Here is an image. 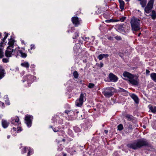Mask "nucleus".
Wrapping results in <instances>:
<instances>
[{
  "label": "nucleus",
  "mask_w": 156,
  "mask_h": 156,
  "mask_svg": "<svg viewBox=\"0 0 156 156\" xmlns=\"http://www.w3.org/2000/svg\"><path fill=\"white\" fill-rule=\"evenodd\" d=\"M14 41L12 39H10L8 43L9 46L7 47V50H6L5 54L6 57H9L11 56L12 53H15L17 55H21V56L23 58H25L27 56V55L25 53H23L20 50H18L17 49H13V46Z\"/></svg>",
  "instance_id": "nucleus-1"
},
{
  "label": "nucleus",
  "mask_w": 156,
  "mask_h": 156,
  "mask_svg": "<svg viewBox=\"0 0 156 156\" xmlns=\"http://www.w3.org/2000/svg\"><path fill=\"white\" fill-rule=\"evenodd\" d=\"M148 144L147 140L144 139H142L135 141L132 144H129L128 146L131 148L136 149L143 146L147 145Z\"/></svg>",
  "instance_id": "nucleus-2"
},
{
  "label": "nucleus",
  "mask_w": 156,
  "mask_h": 156,
  "mask_svg": "<svg viewBox=\"0 0 156 156\" xmlns=\"http://www.w3.org/2000/svg\"><path fill=\"white\" fill-rule=\"evenodd\" d=\"M140 20L135 17H133L131 20L130 23L132 30L137 31L140 30Z\"/></svg>",
  "instance_id": "nucleus-3"
},
{
  "label": "nucleus",
  "mask_w": 156,
  "mask_h": 156,
  "mask_svg": "<svg viewBox=\"0 0 156 156\" xmlns=\"http://www.w3.org/2000/svg\"><path fill=\"white\" fill-rule=\"evenodd\" d=\"M114 89L112 87H108L103 92V94L106 97H110L113 94Z\"/></svg>",
  "instance_id": "nucleus-4"
},
{
  "label": "nucleus",
  "mask_w": 156,
  "mask_h": 156,
  "mask_svg": "<svg viewBox=\"0 0 156 156\" xmlns=\"http://www.w3.org/2000/svg\"><path fill=\"white\" fill-rule=\"evenodd\" d=\"M84 94L81 93L79 98L77 99L76 101V105L77 106L81 107L84 101Z\"/></svg>",
  "instance_id": "nucleus-5"
},
{
  "label": "nucleus",
  "mask_w": 156,
  "mask_h": 156,
  "mask_svg": "<svg viewBox=\"0 0 156 156\" xmlns=\"http://www.w3.org/2000/svg\"><path fill=\"white\" fill-rule=\"evenodd\" d=\"M129 81L131 84L134 85H136L139 83V80L137 76L133 75V77L129 80Z\"/></svg>",
  "instance_id": "nucleus-6"
},
{
  "label": "nucleus",
  "mask_w": 156,
  "mask_h": 156,
  "mask_svg": "<svg viewBox=\"0 0 156 156\" xmlns=\"http://www.w3.org/2000/svg\"><path fill=\"white\" fill-rule=\"evenodd\" d=\"M32 119V117L30 115H26L25 118V122L28 127H30L31 126V120Z\"/></svg>",
  "instance_id": "nucleus-7"
},
{
  "label": "nucleus",
  "mask_w": 156,
  "mask_h": 156,
  "mask_svg": "<svg viewBox=\"0 0 156 156\" xmlns=\"http://www.w3.org/2000/svg\"><path fill=\"white\" fill-rule=\"evenodd\" d=\"M108 77L110 81L113 82H116L118 80V77L112 73H109L108 75Z\"/></svg>",
  "instance_id": "nucleus-8"
},
{
  "label": "nucleus",
  "mask_w": 156,
  "mask_h": 156,
  "mask_svg": "<svg viewBox=\"0 0 156 156\" xmlns=\"http://www.w3.org/2000/svg\"><path fill=\"white\" fill-rule=\"evenodd\" d=\"M133 75L132 74L127 72H125L123 73V76L126 78L125 79L128 81L133 77Z\"/></svg>",
  "instance_id": "nucleus-9"
},
{
  "label": "nucleus",
  "mask_w": 156,
  "mask_h": 156,
  "mask_svg": "<svg viewBox=\"0 0 156 156\" xmlns=\"http://www.w3.org/2000/svg\"><path fill=\"white\" fill-rule=\"evenodd\" d=\"M11 123L12 124L16 125L20 123L19 122V119L18 117H15L11 118Z\"/></svg>",
  "instance_id": "nucleus-10"
},
{
  "label": "nucleus",
  "mask_w": 156,
  "mask_h": 156,
  "mask_svg": "<svg viewBox=\"0 0 156 156\" xmlns=\"http://www.w3.org/2000/svg\"><path fill=\"white\" fill-rule=\"evenodd\" d=\"M72 20L73 24H75V26H77L80 24V20L76 17H73Z\"/></svg>",
  "instance_id": "nucleus-11"
},
{
  "label": "nucleus",
  "mask_w": 156,
  "mask_h": 156,
  "mask_svg": "<svg viewBox=\"0 0 156 156\" xmlns=\"http://www.w3.org/2000/svg\"><path fill=\"white\" fill-rule=\"evenodd\" d=\"M21 129L20 127H19L18 128L17 130H16V128L13 127L12 129L11 130L12 134L15 136L16 135L17 133H19L21 131Z\"/></svg>",
  "instance_id": "nucleus-12"
},
{
  "label": "nucleus",
  "mask_w": 156,
  "mask_h": 156,
  "mask_svg": "<svg viewBox=\"0 0 156 156\" xmlns=\"http://www.w3.org/2000/svg\"><path fill=\"white\" fill-rule=\"evenodd\" d=\"M9 124V122L5 120H2V126L5 128H6L8 127Z\"/></svg>",
  "instance_id": "nucleus-13"
},
{
  "label": "nucleus",
  "mask_w": 156,
  "mask_h": 156,
  "mask_svg": "<svg viewBox=\"0 0 156 156\" xmlns=\"http://www.w3.org/2000/svg\"><path fill=\"white\" fill-rule=\"evenodd\" d=\"M131 97L134 100L135 102L136 103H138L139 102L138 98L134 94H132L131 95Z\"/></svg>",
  "instance_id": "nucleus-14"
},
{
  "label": "nucleus",
  "mask_w": 156,
  "mask_h": 156,
  "mask_svg": "<svg viewBox=\"0 0 156 156\" xmlns=\"http://www.w3.org/2000/svg\"><path fill=\"white\" fill-rule=\"evenodd\" d=\"M154 0H150L148 2L147 6L152 9L153 7Z\"/></svg>",
  "instance_id": "nucleus-15"
},
{
  "label": "nucleus",
  "mask_w": 156,
  "mask_h": 156,
  "mask_svg": "<svg viewBox=\"0 0 156 156\" xmlns=\"http://www.w3.org/2000/svg\"><path fill=\"white\" fill-rule=\"evenodd\" d=\"M119 2L120 4V8L122 10L124 7V2L123 1L121 0H119Z\"/></svg>",
  "instance_id": "nucleus-16"
},
{
  "label": "nucleus",
  "mask_w": 156,
  "mask_h": 156,
  "mask_svg": "<svg viewBox=\"0 0 156 156\" xmlns=\"http://www.w3.org/2000/svg\"><path fill=\"white\" fill-rule=\"evenodd\" d=\"M150 76L151 79L155 82H156V73H152L151 74Z\"/></svg>",
  "instance_id": "nucleus-17"
},
{
  "label": "nucleus",
  "mask_w": 156,
  "mask_h": 156,
  "mask_svg": "<svg viewBox=\"0 0 156 156\" xmlns=\"http://www.w3.org/2000/svg\"><path fill=\"white\" fill-rule=\"evenodd\" d=\"M4 76V70L2 67L0 66V79H2Z\"/></svg>",
  "instance_id": "nucleus-18"
},
{
  "label": "nucleus",
  "mask_w": 156,
  "mask_h": 156,
  "mask_svg": "<svg viewBox=\"0 0 156 156\" xmlns=\"http://www.w3.org/2000/svg\"><path fill=\"white\" fill-rule=\"evenodd\" d=\"M21 66L25 67L27 68H28L29 67V64L28 62H25L23 63H21Z\"/></svg>",
  "instance_id": "nucleus-19"
},
{
  "label": "nucleus",
  "mask_w": 156,
  "mask_h": 156,
  "mask_svg": "<svg viewBox=\"0 0 156 156\" xmlns=\"http://www.w3.org/2000/svg\"><path fill=\"white\" fill-rule=\"evenodd\" d=\"M149 107V109L151 112L153 113H155L156 112V107L155 106H152L150 105Z\"/></svg>",
  "instance_id": "nucleus-20"
},
{
  "label": "nucleus",
  "mask_w": 156,
  "mask_h": 156,
  "mask_svg": "<svg viewBox=\"0 0 156 156\" xmlns=\"http://www.w3.org/2000/svg\"><path fill=\"white\" fill-rule=\"evenodd\" d=\"M140 2V4L142 5V6L144 7L146 5L147 3L146 0H141Z\"/></svg>",
  "instance_id": "nucleus-21"
},
{
  "label": "nucleus",
  "mask_w": 156,
  "mask_h": 156,
  "mask_svg": "<svg viewBox=\"0 0 156 156\" xmlns=\"http://www.w3.org/2000/svg\"><path fill=\"white\" fill-rule=\"evenodd\" d=\"M118 29L119 31L120 32H123L124 31L123 27L122 25H119L118 27Z\"/></svg>",
  "instance_id": "nucleus-22"
},
{
  "label": "nucleus",
  "mask_w": 156,
  "mask_h": 156,
  "mask_svg": "<svg viewBox=\"0 0 156 156\" xmlns=\"http://www.w3.org/2000/svg\"><path fill=\"white\" fill-rule=\"evenodd\" d=\"M4 56L3 49L2 48H0V58L3 57Z\"/></svg>",
  "instance_id": "nucleus-23"
},
{
  "label": "nucleus",
  "mask_w": 156,
  "mask_h": 156,
  "mask_svg": "<svg viewBox=\"0 0 156 156\" xmlns=\"http://www.w3.org/2000/svg\"><path fill=\"white\" fill-rule=\"evenodd\" d=\"M151 9L148 7L147 6L145 8L144 11L145 12L147 13H149L151 12Z\"/></svg>",
  "instance_id": "nucleus-24"
},
{
  "label": "nucleus",
  "mask_w": 156,
  "mask_h": 156,
  "mask_svg": "<svg viewBox=\"0 0 156 156\" xmlns=\"http://www.w3.org/2000/svg\"><path fill=\"white\" fill-rule=\"evenodd\" d=\"M125 117L126 119H127V120L129 121L133 119V116L132 115H127Z\"/></svg>",
  "instance_id": "nucleus-25"
},
{
  "label": "nucleus",
  "mask_w": 156,
  "mask_h": 156,
  "mask_svg": "<svg viewBox=\"0 0 156 156\" xmlns=\"http://www.w3.org/2000/svg\"><path fill=\"white\" fill-rule=\"evenodd\" d=\"M151 16L153 19H154L156 17V12L154 10L152 11V15Z\"/></svg>",
  "instance_id": "nucleus-26"
},
{
  "label": "nucleus",
  "mask_w": 156,
  "mask_h": 156,
  "mask_svg": "<svg viewBox=\"0 0 156 156\" xmlns=\"http://www.w3.org/2000/svg\"><path fill=\"white\" fill-rule=\"evenodd\" d=\"M73 76L75 78H77L78 77V74L76 71H75L73 73Z\"/></svg>",
  "instance_id": "nucleus-27"
},
{
  "label": "nucleus",
  "mask_w": 156,
  "mask_h": 156,
  "mask_svg": "<svg viewBox=\"0 0 156 156\" xmlns=\"http://www.w3.org/2000/svg\"><path fill=\"white\" fill-rule=\"evenodd\" d=\"M123 129V125L120 124L118 126V130L120 131L122 130Z\"/></svg>",
  "instance_id": "nucleus-28"
},
{
  "label": "nucleus",
  "mask_w": 156,
  "mask_h": 156,
  "mask_svg": "<svg viewBox=\"0 0 156 156\" xmlns=\"http://www.w3.org/2000/svg\"><path fill=\"white\" fill-rule=\"evenodd\" d=\"M94 86V84L93 83H90L89 84L88 87L90 88H93Z\"/></svg>",
  "instance_id": "nucleus-29"
},
{
  "label": "nucleus",
  "mask_w": 156,
  "mask_h": 156,
  "mask_svg": "<svg viewBox=\"0 0 156 156\" xmlns=\"http://www.w3.org/2000/svg\"><path fill=\"white\" fill-rule=\"evenodd\" d=\"M103 55V54H100L98 56V58L100 60H101L104 57Z\"/></svg>",
  "instance_id": "nucleus-30"
},
{
  "label": "nucleus",
  "mask_w": 156,
  "mask_h": 156,
  "mask_svg": "<svg viewBox=\"0 0 156 156\" xmlns=\"http://www.w3.org/2000/svg\"><path fill=\"white\" fill-rule=\"evenodd\" d=\"M33 151V150L32 149H31L30 148H29V152L27 154V156H29L30 155V153L31 154L32 153Z\"/></svg>",
  "instance_id": "nucleus-31"
},
{
  "label": "nucleus",
  "mask_w": 156,
  "mask_h": 156,
  "mask_svg": "<svg viewBox=\"0 0 156 156\" xmlns=\"http://www.w3.org/2000/svg\"><path fill=\"white\" fill-rule=\"evenodd\" d=\"M126 19V17H123L120 18V21L121 22L124 21V20Z\"/></svg>",
  "instance_id": "nucleus-32"
},
{
  "label": "nucleus",
  "mask_w": 156,
  "mask_h": 156,
  "mask_svg": "<svg viewBox=\"0 0 156 156\" xmlns=\"http://www.w3.org/2000/svg\"><path fill=\"white\" fill-rule=\"evenodd\" d=\"M2 61L4 62L7 63L9 62V60L7 58H3L2 59Z\"/></svg>",
  "instance_id": "nucleus-33"
},
{
  "label": "nucleus",
  "mask_w": 156,
  "mask_h": 156,
  "mask_svg": "<svg viewBox=\"0 0 156 156\" xmlns=\"http://www.w3.org/2000/svg\"><path fill=\"white\" fill-rule=\"evenodd\" d=\"M115 38L117 40H120L121 39V37L120 36H116Z\"/></svg>",
  "instance_id": "nucleus-34"
},
{
  "label": "nucleus",
  "mask_w": 156,
  "mask_h": 156,
  "mask_svg": "<svg viewBox=\"0 0 156 156\" xmlns=\"http://www.w3.org/2000/svg\"><path fill=\"white\" fill-rule=\"evenodd\" d=\"M7 36L8 35L7 34L4 37L2 40V43H3L5 42V40L6 39V38L7 37Z\"/></svg>",
  "instance_id": "nucleus-35"
},
{
  "label": "nucleus",
  "mask_w": 156,
  "mask_h": 156,
  "mask_svg": "<svg viewBox=\"0 0 156 156\" xmlns=\"http://www.w3.org/2000/svg\"><path fill=\"white\" fill-rule=\"evenodd\" d=\"M4 104L3 102L0 101V106H1L2 108H3L4 107Z\"/></svg>",
  "instance_id": "nucleus-36"
},
{
  "label": "nucleus",
  "mask_w": 156,
  "mask_h": 156,
  "mask_svg": "<svg viewBox=\"0 0 156 156\" xmlns=\"http://www.w3.org/2000/svg\"><path fill=\"white\" fill-rule=\"evenodd\" d=\"M75 37H73V38H76L79 36V34L77 33H75Z\"/></svg>",
  "instance_id": "nucleus-37"
},
{
  "label": "nucleus",
  "mask_w": 156,
  "mask_h": 156,
  "mask_svg": "<svg viewBox=\"0 0 156 156\" xmlns=\"http://www.w3.org/2000/svg\"><path fill=\"white\" fill-rule=\"evenodd\" d=\"M26 151V147L24 148L22 150V152L23 153H25Z\"/></svg>",
  "instance_id": "nucleus-38"
},
{
  "label": "nucleus",
  "mask_w": 156,
  "mask_h": 156,
  "mask_svg": "<svg viewBox=\"0 0 156 156\" xmlns=\"http://www.w3.org/2000/svg\"><path fill=\"white\" fill-rule=\"evenodd\" d=\"M105 22L107 23H109L111 22H113V20H105Z\"/></svg>",
  "instance_id": "nucleus-39"
},
{
  "label": "nucleus",
  "mask_w": 156,
  "mask_h": 156,
  "mask_svg": "<svg viewBox=\"0 0 156 156\" xmlns=\"http://www.w3.org/2000/svg\"><path fill=\"white\" fill-rule=\"evenodd\" d=\"M104 57H107L109 55L108 54H103Z\"/></svg>",
  "instance_id": "nucleus-40"
},
{
  "label": "nucleus",
  "mask_w": 156,
  "mask_h": 156,
  "mask_svg": "<svg viewBox=\"0 0 156 156\" xmlns=\"http://www.w3.org/2000/svg\"><path fill=\"white\" fill-rule=\"evenodd\" d=\"M150 71L147 70V69H146V74L147 75H148L150 73Z\"/></svg>",
  "instance_id": "nucleus-41"
},
{
  "label": "nucleus",
  "mask_w": 156,
  "mask_h": 156,
  "mask_svg": "<svg viewBox=\"0 0 156 156\" xmlns=\"http://www.w3.org/2000/svg\"><path fill=\"white\" fill-rule=\"evenodd\" d=\"M34 44H31V50H32V49H34Z\"/></svg>",
  "instance_id": "nucleus-42"
},
{
  "label": "nucleus",
  "mask_w": 156,
  "mask_h": 156,
  "mask_svg": "<svg viewBox=\"0 0 156 156\" xmlns=\"http://www.w3.org/2000/svg\"><path fill=\"white\" fill-rule=\"evenodd\" d=\"M120 21V20H113V22H117L118 21Z\"/></svg>",
  "instance_id": "nucleus-43"
},
{
  "label": "nucleus",
  "mask_w": 156,
  "mask_h": 156,
  "mask_svg": "<svg viewBox=\"0 0 156 156\" xmlns=\"http://www.w3.org/2000/svg\"><path fill=\"white\" fill-rule=\"evenodd\" d=\"M71 112V111H65V112L67 114H68V113L69 112Z\"/></svg>",
  "instance_id": "nucleus-44"
},
{
  "label": "nucleus",
  "mask_w": 156,
  "mask_h": 156,
  "mask_svg": "<svg viewBox=\"0 0 156 156\" xmlns=\"http://www.w3.org/2000/svg\"><path fill=\"white\" fill-rule=\"evenodd\" d=\"M53 130L54 131V132H57L58 131V130H56V129H53Z\"/></svg>",
  "instance_id": "nucleus-45"
},
{
  "label": "nucleus",
  "mask_w": 156,
  "mask_h": 156,
  "mask_svg": "<svg viewBox=\"0 0 156 156\" xmlns=\"http://www.w3.org/2000/svg\"><path fill=\"white\" fill-rule=\"evenodd\" d=\"M21 41L22 43H24V41L23 40H21Z\"/></svg>",
  "instance_id": "nucleus-46"
},
{
  "label": "nucleus",
  "mask_w": 156,
  "mask_h": 156,
  "mask_svg": "<svg viewBox=\"0 0 156 156\" xmlns=\"http://www.w3.org/2000/svg\"><path fill=\"white\" fill-rule=\"evenodd\" d=\"M10 137V136H9V135H8L7 136V138L8 139H9Z\"/></svg>",
  "instance_id": "nucleus-47"
},
{
  "label": "nucleus",
  "mask_w": 156,
  "mask_h": 156,
  "mask_svg": "<svg viewBox=\"0 0 156 156\" xmlns=\"http://www.w3.org/2000/svg\"><path fill=\"white\" fill-rule=\"evenodd\" d=\"M105 133H108V131L106 130H105Z\"/></svg>",
  "instance_id": "nucleus-48"
},
{
  "label": "nucleus",
  "mask_w": 156,
  "mask_h": 156,
  "mask_svg": "<svg viewBox=\"0 0 156 156\" xmlns=\"http://www.w3.org/2000/svg\"><path fill=\"white\" fill-rule=\"evenodd\" d=\"M141 34V33H140L138 34V36H139Z\"/></svg>",
  "instance_id": "nucleus-49"
},
{
  "label": "nucleus",
  "mask_w": 156,
  "mask_h": 156,
  "mask_svg": "<svg viewBox=\"0 0 156 156\" xmlns=\"http://www.w3.org/2000/svg\"><path fill=\"white\" fill-rule=\"evenodd\" d=\"M143 127L144 128H146V127L145 126H143Z\"/></svg>",
  "instance_id": "nucleus-50"
},
{
  "label": "nucleus",
  "mask_w": 156,
  "mask_h": 156,
  "mask_svg": "<svg viewBox=\"0 0 156 156\" xmlns=\"http://www.w3.org/2000/svg\"><path fill=\"white\" fill-rule=\"evenodd\" d=\"M101 66L102 67L103 66V63H101Z\"/></svg>",
  "instance_id": "nucleus-51"
},
{
  "label": "nucleus",
  "mask_w": 156,
  "mask_h": 156,
  "mask_svg": "<svg viewBox=\"0 0 156 156\" xmlns=\"http://www.w3.org/2000/svg\"><path fill=\"white\" fill-rule=\"evenodd\" d=\"M10 103H9V102H8V103H7V104H8V105H10Z\"/></svg>",
  "instance_id": "nucleus-52"
},
{
  "label": "nucleus",
  "mask_w": 156,
  "mask_h": 156,
  "mask_svg": "<svg viewBox=\"0 0 156 156\" xmlns=\"http://www.w3.org/2000/svg\"><path fill=\"white\" fill-rule=\"evenodd\" d=\"M2 35V34L1 33H0V38L1 37Z\"/></svg>",
  "instance_id": "nucleus-53"
},
{
  "label": "nucleus",
  "mask_w": 156,
  "mask_h": 156,
  "mask_svg": "<svg viewBox=\"0 0 156 156\" xmlns=\"http://www.w3.org/2000/svg\"><path fill=\"white\" fill-rule=\"evenodd\" d=\"M28 77H31V76L29 75V76H28Z\"/></svg>",
  "instance_id": "nucleus-54"
},
{
  "label": "nucleus",
  "mask_w": 156,
  "mask_h": 156,
  "mask_svg": "<svg viewBox=\"0 0 156 156\" xmlns=\"http://www.w3.org/2000/svg\"><path fill=\"white\" fill-rule=\"evenodd\" d=\"M126 1H129V0H126Z\"/></svg>",
  "instance_id": "nucleus-55"
},
{
  "label": "nucleus",
  "mask_w": 156,
  "mask_h": 156,
  "mask_svg": "<svg viewBox=\"0 0 156 156\" xmlns=\"http://www.w3.org/2000/svg\"><path fill=\"white\" fill-rule=\"evenodd\" d=\"M64 156H66L65 155H64Z\"/></svg>",
  "instance_id": "nucleus-56"
}]
</instances>
